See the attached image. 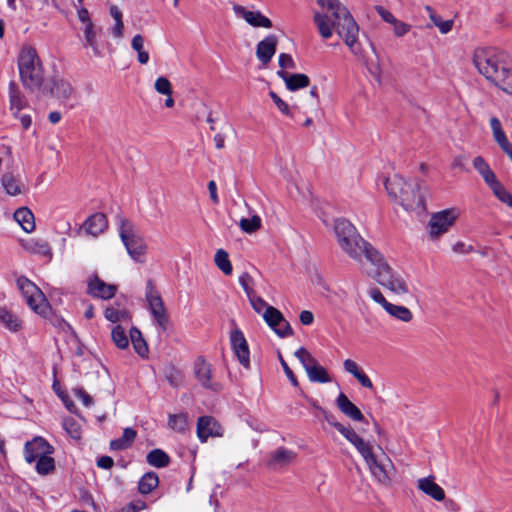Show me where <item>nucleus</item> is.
I'll use <instances>...</instances> for the list:
<instances>
[{
    "mask_svg": "<svg viewBox=\"0 0 512 512\" xmlns=\"http://www.w3.org/2000/svg\"><path fill=\"white\" fill-rule=\"evenodd\" d=\"M136 436L137 432L133 428H125L121 437L110 441V449L115 451L128 449L134 442Z\"/></svg>",
    "mask_w": 512,
    "mask_h": 512,
    "instance_id": "nucleus-28",
    "label": "nucleus"
},
{
    "mask_svg": "<svg viewBox=\"0 0 512 512\" xmlns=\"http://www.w3.org/2000/svg\"><path fill=\"white\" fill-rule=\"evenodd\" d=\"M490 127L492 130L493 138L499 147L509 142L506 133L503 130L502 123L497 117L490 118Z\"/></svg>",
    "mask_w": 512,
    "mask_h": 512,
    "instance_id": "nucleus-36",
    "label": "nucleus"
},
{
    "mask_svg": "<svg viewBox=\"0 0 512 512\" xmlns=\"http://www.w3.org/2000/svg\"><path fill=\"white\" fill-rule=\"evenodd\" d=\"M425 9L429 12V18L433 24L439 29L442 34H447L452 30L453 20L443 21L442 18L435 14L430 6H426Z\"/></svg>",
    "mask_w": 512,
    "mask_h": 512,
    "instance_id": "nucleus-42",
    "label": "nucleus"
},
{
    "mask_svg": "<svg viewBox=\"0 0 512 512\" xmlns=\"http://www.w3.org/2000/svg\"><path fill=\"white\" fill-rule=\"evenodd\" d=\"M338 244L356 262L361 263L362 259L365 258L373 267V269L367 271V274L381 286L397 295H404L409 292L408 285L403 277L393 271L384 256L367 242L358 231L355 232L354 236L344 237Z\"/></svg>",
    "mask_w": 512,
    "mask_h": 512,
    "instance_id": "nucleus-1",
    "label": "nucleus"
},
{
    "mask_svg": "<svg viewBox=\"0 0 512 512\" xmlns=\"http://www.w3.org/2000/svg\"><path fill=\"white\" fill-rule=\"evenodd\" d=\"M105 318L112 322L117 323L118 321L128 317V312L109 306L104 311Z\"/></svg>",
    "mask_w": 512,
    "mask_h": 512,
    "instance_id": "nucleus-50",
    "label": "nucleus"
},
{
    "mask_svg": "<svg viewBox=\"0 0 512 512\" xmlns=\"http://www.w3.org/2000/svg\"><path fill=\"white\" fill-rule=\"evenodd\" d=\"M111 338L113 343L119 349H126L129 345V338L126 335L124 328L120 325L113 327L111 331Z\"/></svg>",
    "mask_w": 512,
    "mask_h": 512,
    "instance_id": "nucleus-44",
    "label": "nucleus"
},
{
    "mask_svg": "<svg viewBox=\"0 0 512 512\" xmlns=\"http://www.w3.org/2000/svg\"><path fill=\"white\" fill-rule=\"evenodd\" d=\"M20 80L26 89L41 90L44 81V69L37 51L31 46H24L18 56Z\"/></svg>",
    "mask_w": 512,
    "mask_h": 512,
    "instance_id": "nucleus-6",
    "label": "nucleus"
},
{
    "mask_svg": "<svg viewBox=\"0 0 512 512\" xmlns=\"http://www.w3.org/2000/svg\"><path fill=\"white\" fill-rule=\"evenodd\" d=\"M480 175L482 176L484 182L489 186V188H491L492 186H494L495 184H497L499 182V180L497 179L495 173L492 171L490 166L488 168H486V170L481 172Z\"/></svg>",
    "mask_w": 512,
    "mask_h": 512,
    "instance_id": "nucleus-59",
    "label": "nucleus"
},
{
    "mask_svg": "<svg viewBox=\"0 0 512 512\" xmlns=\"http://www.w3.org/2000/svg\"><path fill=\"white\" fill-rule=\"evenodd\" d=\"M132 49L137 53V60L140 64H147L149 61V53L144 49V38L137 34L131 41Z\"/></svg>",
    "mask_w": 512,
    "mask_h": 512,
    "instance_id": "nucleus-37",
    "label": "nucleus"
},
{
    "mask_svg": "<svg viewBox=\"0 0 512 512\" xmlns=\"http://www.w3.org/2000/svg\"><path fill=\"white\" fill-rule=\"evenodd\" d=\"M278 44V38L274 34L266 36L256 47V56L258 60L266 66L274 56Z\"/></svg>",
    "mask_w": 512,
    "mask_h": 512,
    "instance_id": "nucleus-19",
    "label": "nucleus"
},
{
    "mask_svg": "<svg viewBox=\"0 0 512 512\" xmlns=\"http://www.w3.org/2000/svg\"><path fill=\"white\" fill-rule=\"evenodd\" d=\"M241 230L245 233H254L261 227V218L257 215L251 218H242L239 222Z\"/></svg>",
    "mask_w": 512,
    "mask_h": 512,
    "instance_id": "nucleus-46",
    "label": "nucleus"
},
{
    "mask_svg": "<svg viewBox=\"0 0 512 512\" xmlns=\"http://www.w3.org/2000/svg\"><path fill=\"white\" fill-rule=\"evenodd\" d=\"M271 99L273 100L274 104L277 106V108L286 116H290L291 113H290V108L288 106V104L283 101L278 95L277 93H275L274 91H270L269 93Z\"/></svg>",
    "mask_w": 512,
    "mask_h": 512,
    "instance_id": "nucleus-53",
    "label": "nucleus"
},
{
    "mask_svg": "<svg viewBox=\"0 0 512 512\" xmlns=\"http://www.w3.org/2000/svg\"><path fill=\"white\" fill-rule=\"evenodd\" d=\"M35 469L38 474L46 476L55 470V461L50 455H44L36 461Z\"/></svg>",
    "mask_w": 512,
    "mask_h": 512,
    "instance_id": "nucleus-43",
    "label": "nucleus"
},
{
    "mask_svg": "<svg viewBox=\"0 0 512 512\" xmlns=\"http://www.w3.org/2000/svg\"><path fill=\"white\" fill-rule=\"evenodd\" d=\"M325 12H315L313 21L323 39H329L333 30L342 38L350 51L359 56L362 53L358 43L359 27L349 10L339 0H316Z\"/></svg>",
    "mask_w": 512,
    "mask_h": 512,
    "instance_id": "nucleus-2",
    "label": "nucleus"
},
{
    "mask_svg": "<svg viewBox=\"0 0 512 512\" xmlns=\"http://www.w3.org/2000/svg\"><path fill=\"white\" fill-rule=\"evenodd\" d=\"M116 291L115 285L105 283L98 276L88 281L87 293L92 297L108 300L115 296Z\"/></svg>",
    "mask_w": 512,
    "mask_h": 512,
    "instance_id": "nucleus-18",
    "label": "nucleus"
},
{
    "mask_svg": "<svg viewBox=\"0 0 512 512\" xmlns=\"http://www.w3.org/2000/svg\"><path fill=\"white\" fill-rule=\"evenodd\" d=\"M359 454L363 457L370 473L381 485L388 487L395 475V467L392 460L385 454L381 447L380 455L375 454L373 446L370 442L363 438L354 446Z\"/></svg>",
    "mask_w": 512,
    "mask_h": 512,
    "instance_id": "nucleus-5",
    "label": "nucleus"
},
{
    "mask_svg": "<svg viewBox=\"0 0 512 512\" xmlns=\"http://www.w3.org/2000/svg\"><path fill=\"white\" fill-rule=\"evenodd\" d=\"M239 284L244 289L247 296L254 292L251 286L253 284V278L248 273L245 272L239 277Z\"/></svg>",
    "mask_w": 512,
    "mask_h": 512,
    "instance_id": "nucleus-55",
    "label": "nucleus"
},
{
    "mask_svg": "<svg viewBox=\"0 0 512 512\" xmlns=\"http://www.w3.org/2000/svg\"><path fill=\"white\" fill-rule=\"evenodd\" d=\"M296 457L297 453L295 451L285 447H278L269 454L267 466L274 471L280 470L293 463Z\"/></svg>",
    "mask_w": 512,
    "mask_h": 512,
    "instance_id": "nucleus-16",
    "label": "nucleus"
},
{
    "mask_svg": "<svg viewBox=\"0 0 512 512\" xmlns=\"http://www.w3.org/2000/svg\"><path fill=\"white\" fill-rule=\"evenodd\" d=\"M480 175L482 176L484 182L489 186V188H491L492 186H494L495 184H497L499 182V180L497 179L495 173L492 171L490 166L488 168H486V170L481 172Z\"/></svg>",
    "mask_w": 512,
    "mask_h": 512,
    "instance_id": "nucleus-58",
    "label": "nucleus"
},
{
    "mask_svg": "<svg viewBox=\"0 0 512 512\" xmlns=\"http://www.w3.org/2000/svg\"><path fill=\"white\" fill-rule=\"evenodd\" d=\"M196 432L200 442L204 443L209 437H222L224 429L213 416L204 415L197 420Z\"/></svg>",
    "mask_w": 512,
    "mask_h": 512,
    "instance_id": "nucleus-14",
    "label": "nucleus"
},
{
    "mask_svg": "<svg viewBox=\"0 0 512 512\" xmlns=\"http://www.w3.org/2000/svg\"><path fill=\"white\" fill-rule=\"evenodd\" d=\"M278 358H279L281 366H282L286 376L290 380L291 384L293 386L297 387L299 383H298V380H297L296 376L294 375L293 371L290 369V367L288 366V364L286 363V361L284 360V358L282 357V355L280 353L278 355Z\"/></svg>",
    "mask_w": 512,
    "mask_h": 512,
    "instance_id": "nucleus-57",
    "label": "nucleus"
},
{
    "mask_svg": "<svg viewBox=\"0 0 512 512\" xmlns=\"http://www.w3.org/2000/svg\"><path fill=\"white\" fill-rule=\"evenodd\" d=\"M369 295L376 303L380 304L384 309L390 303L386 300V298L378 288L371 289Z\"/></svg>",
    "mask_w": 512,
    "mask_h": 512,
    "instance_id": "nucleus-60",
    "label": "nucleus"
},
{
    "mask_svg": "<svg viewBox=\"0 0 512 512\" xmlns=\"http://www.w3.org/2000/svg\"><path fill=\"white\" fill-rule=\"evenodd\" d=\"M277 75L282 80H284L287 89L290 91H296L298 89L305 88L310 84V79L306 74H289L284 70H279Z\"/></svg>",
    "mask_w": 512,
    "mask_h": 512,
    "instance_id": "nucleus-25",
    "label": "nucleus"
},
{
    "mask_svg": "<svg viewBox=\"0 0 512 512\" xmlns=\"http://www.w3.org/2000/svg\"><path fill=\"white\" fill-rule=\"evenodd\" d=\"M385 188L391 197L399 200L406 211L417 214L426 211L420 180L409 183L403 177L394 175L392 178L386 179Z\"/></svg>",
    "mask_w": 512,
    "mask_h": 512,
    "instance_id": "nucleus-4",
    "label": "nucleus"
},
{
    "mask_svg": "<svg viewBox=\"0 0 512 512\" xmlns=\"http://www.w3.org/2000/svg\"><path fill=\"white\" fill-rule=\"evenodd\" d=\"M97 34H98V31H95V32H92L89 34H85L84 35V39H85L84 46L90 47L95 56L101 57L102 51H101L100 45L97 41Z\"/></svg>",
    "mask_w": 512,
    "mask_h": 512,
    "instance_id": "nucleus-51",
    "label": "nucleus"
},
{
    "mask_svg": "<svg viewBox=\"0 0 512 512\" xmlns=\"http://www.w3.org/2000/svg\"><path fill=\"white\" fill-rule=\"evenodd\" d=\"M294 355L301 362L305 370L306 367H311L317 362L311 353L304 347H300L298 350H296Z\"/></svg>",
    "mask_w": 512,
    "mask_h": 512,
    "instance_id": "nucleus-49",
    "label": "nucleus"
},
{
    "mask_svg": "<svg viewBox=\"0 0 512 512\" xmlns=\"http://www.w3.org/2000/svg\"><path fill=\"white\" fill-rule=\"evenodd\" d=\"M279 66L283 69H294L295 62L290 54L281 53L278 58Z\"/></svg>",
    "mask_w": 512,
    "mask_h": 512,
    "instance_id": "nucleus-56",
    "label": "nucleus"
},
{
    "mask_svg": "<svg viewBox=\"0 0 512 512\" xmlns=\"http://www.w3.org/2000/svg\"><path fill=\"white\" fill-rule=\"evenodd\" d=\"M53 453L54 447L39 436L33 438L31 441H27L24 445V458L29 464L37 461L44 455H51Z\"/></svg>",
    "mask_w": 512,
    "mask_h": 512,
    "instance_id": "nucleus-12",
    "label": "nucleus"
},
{
    "mask_svg": "<svg viewBox=\"0 0 512 512\" xmlns=\"http://www.w3.org/2000/svg\"><path fill=\"white\" fill-rule=\"evenodd\" d=\"M306 373L311 382L329 383L332 381L326 368L319 365L318 361L311 367H306Z\"/></svg>",
    "mask_w": 512,
    "mask_h": 512,
    "instance_id": "nucleus-29",
    "label": "nucleus"
},
{
    "mask_svg": "<svg viewBox=\"0 0 512 512\" xmlns=\"http://www.w3.org/2000/svg\"><path fill=\"white\" fill-rule=\"evenodd\" d=\"M0 322L12 332H17L21 328V322L17 316L5 307H0Z\"/></svg>",
    "mask_w": 512,
    "mask_h": 512,
    "instance_id": "nucleus-35",
    "label": "nucleus"
},
{
    "mask_svg": "<svg viewBox=\"0 0 512 512\" xmlns=\"http://www.w3.org/2000/svg\"><path fill=\"white\" fill-rule=\"evenodd\" d=\"M417 487L424 494L430 496L436 501L445 500L444 490L441 486L434 482V478L432 476L418 479Z\"/></svg>",
    "mask_w": 512,
    "mask_h": 512,
    "instance_id": "nucleus-24",
    "label": "nucleus"
},
{
    "mask_svg": "<svg viewBox=\"0 0 512 512\" xmlns=\"http://www.w3.org/2000/svg\"><path fill=\"white\" fill-rule=\"evenodd\" d=\"M81 228L87 235L97 237L108 228L106 215L100 212L92 214L85 220Z\"/></svg>",
    "mask_w": 512,
    "mask_h": 512,
    "instance_id": "nucleus-20",
    "label": "nucleus"
},
{
    "mask_svg": "<svg viewBox=\"0 0 512 512\" xmlns=\"http://www.w3.org/2000/svg\"><path fill=\"white\" fill-rule=\"evenodd\" d=\"M75 395L86 407H89L93 403L92 397L82 388L75 389Z\"/></svg>",
    "mask_w": 512,
    "mask_h": 512,
    "instance_id": "nucleus-63",
    "label": "nucleus"
},
{
    "mask_svg": "<svg viewBox=\"0 0 512 512\" xmlns=\"http://www.w3.org/2000/svg\"><path fill=\"white\" fill-rule=\"evenodd\" d=\"M216 266L225 274L231 275L233 271L229 255L224 249H218L214 256Z\"/></svg>",
    "mask_w": 512,
    "mask_h": 512,
    "instance_id": "nucleus-40",
    "label": "nucleus"
},
{
    "mask_svg": "<svg viewBox=\"0 0 512 512\" xmlns=\"http://www.w3.org/2000/svg\"><path fill=\"white\" fill-rule=\"evenodd\" d=\"M320 414L323 415L324 419L339 433H341L353 446H355L362 437H360L351 427H346L338 422L335 416L325 409H320Z\"/></svg>",
    "mask_w": 512,
    "mask_h": 512,
    "instance_id": "nucleus-22",
    "label": "nucleus"
},
{
    "mask_svg": "<svg viewBox=\"0 0 512 512\" xmlns=\"http://www.w3.org/2000/svg\"><path fill=\"white\" fill-rule=\"evenodd\" d=\"M334 231L337 237V242H339L344 237L348 238L354 236L357 229L349 220L345 218H339L335 220Z\"/></svg>",
    "mask_w": 512,
    "mask_h": 512,
    "instance_id": "nucleus-30",
    "label": "nucleus"
},
{
    "mask_svg": "<svg viewBox=\"0 0 512 512\" xmlns=\"http://www.w3.org/2000/svg\"><path fill=\"white\" fill-rule=\"evenodd\" d=\"M230 342L232 349L237 356L239 362L245 367L250 366V351L248 343L244 337V334L238 328L234 329L230 333Z\"/></svg>",
    "mask_w": 512,
    "mask_h": 512,
    "instance_id": "nucleus-15",
    "label": "nucleus"
},
{
    "mask_svg": "<svg viewBox=\"0 0 512 512\" xmlns=\"http://www.w3.org/2000/svg\"><path fill=\"white\" fill-rule=\"evenodd\" d=\"M25 249L31 253L42 256H51V248L46 241L39 239H31L25 244Z\"/></svg>",
    "mask_w": 512,
    "mask_h": 512,
    "instance_id": "nucleus-38",
    "label": "nucleus"
},
{
    "mask_svg": "<svg viewBox=\"0 0 512 512\" xmlns=\"http://www.w3.org/2000/svg\"><path fill=\"white\" fill-rule=\"evenodd\" d=\"M394 26V34L397 36V37H401L403 35H405L406 33L409 32L411 26L405 22H402V21H399V20H396L393 24Z\"/></svg>",
    "mask_w": 512,
    "mask_h": 512,
    "instance_id": "nucleus-61",
    "label": "nucleus"
},
{
    "mask_svg": "<svg viewBox=\"0 0 512 512\" xmlns=\"http://www.w3.org/2000/svg\"><path fill=\"white\" fill-rule=\"evenodd\" d=\"M119 236L129 256L136 262H143L147 246L135 230L134 224L120 214L116 216Z\"/></svg>",
    "mask_w": 512,
    "mask_h": 512,
    "instance_id": "nucleus-7",
    "label": "nucleus"
},
{
    "mask_svg": "<svg viewBox=\"0 0 512 512\" xmlns=\"http://www.w3.org/2000/svg\"><path fill=\"white\" fill-rule=\"evenodd\" d=\"M42 93H50L57 99L65 102L69 100L73 93L71 84L63 79H53L52 86H43L41 89Z\"/></svg>",
    "mask_w": 512,
    "mask_h": 512,
    "instance_id": "nucleus-21",
    "label": "nucleus"
},
{
    "mask_svg": "<svg viewBox=\"0 0 512 512\" xmlns=\"http://www.w3.org/2000/svg\"><path fill=\"white\" fill-rule=\"evenodd\" d=\"M168 426L177 432L185 433L188 430L187 414H170L168 418Z\"/></svg>",
    "mask_w": 512,
    "mask_h": 512,
    "instance_id": "nucleus-41",
    "label": "nucleus"
},
{
    "mask_svg": "<svg viewBox=\"0 0 512 512\" xmlns=\"http://www.w3.org/2000/svg\"><path fill=\"white\" fill-rule=\"evenodd\" d=\"M263 318L279 337L284 338L293 334L292 327L289 322L284 319L282 313L278 309L274 307H267L263 314Z\"/></svg>",
    "mask_w": 512,
    "mask_h": 512,
    "instance_id": "nucleus-13",
    "label": "nucleus"
},
{
    "mask_svg": "<svg viewBox=\"0 0 512 512\" xmlns=\"http://www.w3.org/2000/svg\"><path fill=\"white\" fill-rule=\"evenodd\" d=\"M159 484V477L155 472L145 473L138 483V491L142 495L151 493Z\"/></svg>",
    "mask_w": 512,
    "mask_h": 512,
    "instance_id": "nucleus-32",
    "label": "nucleus"
},
{
    "mask_svg": "<svg viewBox=\"0 0 512 512\" xmlns=\"http://www.w3.org/2000/svg\"><path fill=\"white\" fill-rule=\"evenodd\" d=\"M62 426L65 431L73 438L80 439L81 438V429L78 422L72 418L67 417L63 419Z\"/></svg>",
    "mask_w": 512,
    "mask_h": 512,
    "instance_id": "nucleus-48",
    "label": "nucleus"
},
{
    "mask_svg": "<svg viewBox=\"0 0 512 512\" xmlns=\"http://www.w3.org/2000/svg\"><path fill=\"white\" fill-rule=\"evenodd\" d=\"M473 64L489 83L512 95V59L493 47H478L473 52Z\"/></svg>",
    "mask_w": 512,
    "mask_h": 512,
    "instance_id": "nucleus-3",
    "label": "nucleus"
},
{
    "mask_svg": "<svg viewBox=\"0 0 512 512\" xmlns=\"http://www.w3.org/2000/svg\"><path fill=\"white\" fill-rule=\"evenodd\" d=\"M2 186L5 191L12 196L21 193V184L12 173H4L1 178Z\"/></svg>",
    "mask_w": 512,
    "mask_h": 512,
    "instance_id": "nucleus-39",
    "label": "nucleus"
},
{
    "mask_svg": "<svg viewBox=\"0 0 512 512\" xmlns=\"http://www.w3.org/2000/svg\"><path fill=\"white\" fill-rule=\"evenodd\" d=\"M233 11L253 27L271 28L273 26L271 20L260 11H250L239 4L233 5Z\"/></svg>",
    "mask_w": 512,
    "mask_h": 512,
    "instance_id": "nucleus-17",
    "label": "nucleus"
},
{
    "mask_svg": "<svg viewBox=\"0 0 512 512\" xmlns=\"http://www.w3.org/2000/svg\"><path fill=\"white\" fill-rule=\"evenodd\" d=\"M9 101H10V109L14 111V115L17 116L18 113L27 105V101L23 96L22 92L18 88L17 84L14 81L9 83Z\"/></svg>",
    "mask_w": 512,
    "mask_h": 512,
    "instance_id": "nucleus-26",
    "label": "nucleus"
},
{
    "mask_svg": "<svg viewBox=\"0 0 512 512\" xmlns=\"http://www.w3.org/2000/svg\"><path fill=\"white\" fill-rule=\"evenodd\" d=\"M247 297L253 309L258 313H260L263 309L266 310V308L269 307L267 303L261 297L255 295L254 292Z\"/></svg>",
    "mask_w": 512,
    "mask_h": 512,
    "instance_id": "nucleus-54",
    "label": "nucleus"
},
{
    "mask_svg": "<svg viewBox=\"0 0 512 512\" xmlns=\"http://www.w3.org/2000/svg\"><path fill=\"white\" fill-rule=\"evenodd\" d=\"M155 90L163 95L171 96L172 86L170 81L166 77H158L154 84Z\"/></svg>",
    "mask_w": 512,
    "mask_h": 512,
    "instance_id": "nucleus-52",
    "label": "nucleus"
},
{
    "mask_svg": "<svg viewBox=\"0 0 512 512\" xmlns=\"http://www.w3.org/2000/svg\"><path fill=\"white\" fill-rule=\"evenodd\" d=\"M343 366L345 371L352 374L354 377L361 371L357 363L351 359H346Z\"/></svg>",
    "mask_w": 512,
    "mask_h": 512,
    "instance_id": "nucleus-64",
    "label": "nucleus"
},
{
    "mask_svg": "<svg viewBox=\"0 0 512 512\" xmlns=\"http://www.w3.org/2000/svg\"><path fill=\"white\" fill-rule=\"evenodd\" d=\"M17 286L24 296L27 304L38 314H45L48 304L41 290L28 278L20 276L17 278Z\"/></svg>",
    "mask_w": 512,
    "mask_h": 512,
    "instance_id": "nucleus-9",
    "label": "nucleus"
},
{
    "mask_svg": "<svg viewBox=\"0 0 512 512\" xmlns=\"http://www.w3.org/2000/svg\"><path fill=\"white\" fill-rule=\"evenodd\" d=\"M385 311L392 317L403 322H410L413 318L412 312L405 306L389 303Z\"/></svg>",
    "mask_w": 512,
    "mask_h": 512,
    "instance_id": "nucleus-34",
    "label": "nucleus"
},
{
    "mask_svg": "<svg viewBox=\"0 0 512 512\" xmlns=\"http://www.w3.org/2000/svg\"><path fill=\"white\" fill-rule=\"evenodd\" d=\"M129 336H130V340L132 342L135 352L140 357H143V358L146 357L149 350H148L147 343L142 336L141 331L136 327H132L130 329Z\"/></svg>",
    "mask_w": 512,
    "mask_h": 512,
    "instance_id": "nucleus-33",
    "label": "nucleus"
},
{
    "mask_svg": "<svg viewBox=\"0 0 512 512\" xmlns=\"http://www.w3.org/2000/svg\"><path fill=\"white\" fill-rule=\"evenodd\" d=\"M499 201L512 208V195L500 183V181L490 188Z\"/></svg>",
    "mask_w": 512,
    "mask_h": 512,
    "instance_id": "nucleus-47",
    "label": "nucleus"
},
{
    "mask_svg": "<svg viewBox=\"0 0 512 512\" xmlns=\"http://www.w3.org/2000/svg\"><path fill=\"white\" fill-rule=\"evenodd\" d=\"M336 406L345 416L351 420H364V415L360 409L354 403H352L349 398L342 392L336 398Z\"/></svg>",
    "mask_w": 512,
    "mask_h": 512,
    "instance_id": "nucleus-23",
    "label": "nucleus"
},
{
    "mask_svg": "<svg viewBox=\"0 0 512 512\" xmlns=\"http://www.w3.org/2000/svg\"><path fill=\"white\" fill-rule=\"evenodd\" d=\"M146 462L155 468H164L169 465L170 457L162 449L156 448L147 454Z\"/></svg>",
    "mask_w": 512,
    "mask_h": 512,
    "instance_id": "nucleus-31",
    "label": "nucleus"
},
{
    "mask_svg": "<svg viewBox=\"0 0 512 512\" xmlns=\"http://www.w3.org/2000/svg\"><path fill=\"white\" fill-rule=\"evenodd\" d=\"M145 296L149 305V310L154 320L157 322L158 327L161 329V331H166L169 327V317L166 312L163 300L151 279H149L146 283Z\"/></svg>",
    "mask_w": 512,
    "mask_h": 512,
    "instance_id": "nucleus-8",
    "label": "nucleus"
},
{
    "mask_svg": "<svg viewBox=\"0 0 512 512\" xmlns=\"http://www.w3.org/2000/svg\"><path fill=\"white\" fill-rule=\"evenodd\" d=\"M14 219L19 223L22 229L31 233L35 230V219L32 211L27 207H21L14 212Z\"/></svg>",
    "mask_w": 512,
    "mask_h": 512,
    "instance_id": "nucleus-27",
    "label": "nucleus"
},
{
    "mask_svg": "<svg viewBox=\"0 0 512 512\" xmlns=\"http://www.w3.org/2000/svg\"><path fill=\"white\" fill-rule=\"evenodd\" d=\"M459 213L456 209L450 208L434 213L429 221V235L431 238H438L441 234L448 231L454 224Z\"/></svg>",
    "mask_w": 512,
    "mask_h": 512,
    "instance_id": "nucleus-10",
    "label": "nucleus"
},
{
    "mask_svg": "<svg viewBox=\"0 0 512 512\" xmlns=\"http://www.w3.org/2000/svg\"><path fill=\"white\" fill-rule=\"evenodd\" d=\"M194 375L201 386L212 391H220L222 386L212 380V367L203 357L199 356L194 361Z\"/></svg>",
    "mask_w": 512,
    "mask_h": 512,
    "instance_id": "nucleus-11",
    "label": "nucleus"
},
{
    "mask_svg": "<svg viewBox=\"0 0 512 512\" xmlns=\"http://www.w3.org/2000/svg\"><path fill=\"white\" fill-rule=\"evenodd\" d=\"M376 11L379 14V16L387 23L393 25L394 22L397 20L390 11H388L382 6H376Z\"/></svg>",
    "mask_w": 512,
    "mask_h": 512,
    "instance_id": "nucleus-62",
    "label": "nucleus"
},
{
    "mask_svg": "<svg viewBox=\"0 0 512 512\" xmlns=\"http://www.w3.org/2000/svg\"><path fill=\"white\" fill-rule=\"evenodd\" d=\"M110 15L115 20V25L112 28V34L115 38L123 37L124 24L122 21V12L116 5L110 7Z\"/></svg>",
    "mask_w": 512,
    "mask_h": 512,
    "instance_id": "nucleus-45",
    "label": "nucleus"
}]
</instances>
